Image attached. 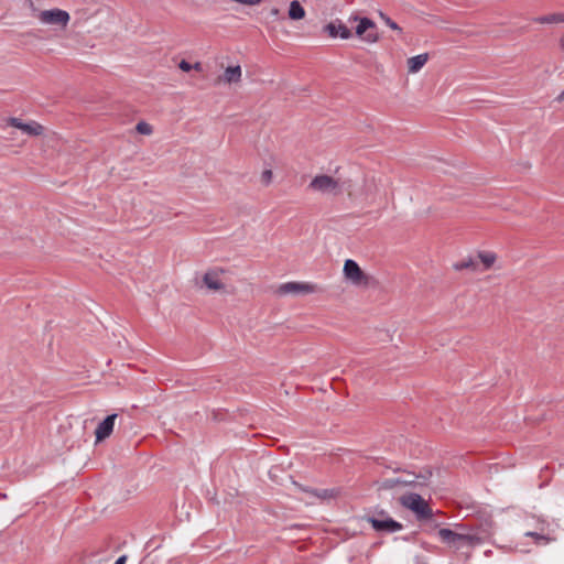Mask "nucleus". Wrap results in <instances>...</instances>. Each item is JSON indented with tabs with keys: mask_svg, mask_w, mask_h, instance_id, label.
<instances>
[{
	"mask_svg": "<svg viewBox=\"0 0 564 564\" xmlns=\"http://www.w3.org/2000/svg\"><path fill=\"white\" fill-rule=\"evenodd\" d=\"M242 70L239 65L229 66L225 69L223 80L227 84H236L241 80Z\"/></svg>",
	"mask_w": 564,
	"mask_h": 564,
	"instance_id": "nucleus-18",
	"label": "nucleus"
},
{
	"mask_svg": "<svg viewBox=\"0 0 564 564\" xmlns=\"http://www.w3.org/2000/svg\"><path fill=\"white\" fill-rule=\"evenodd\" d=\"M558 47L564 53V33L558 39Z\"/></svg>",
	"mask_w": 564,
	"mask_h": 564,
	"instance_id": "nucleus-27",
	"label": "nucleus"
},
{
	"mask_svg": "<svg viewBox=\"0 0 564 564\" xmlns=\"http://www.w3.org/2000/svg\"><path fill=\"white\" fill-rule=\"evenodd\" d=\"M350 20L358 21L356 26V35L361 37L367 43H376L378 34L376 32V24L368 18L351 17Z\"/></svg>",
	"mask_w": 564,
	"mask_h": 564,
	"instance_id": "nucleus-10",
	"label": "nucleus"
},
{
	"mask_svg": "<svg viewBox=\"0 0 564 564\" xmlns=\"http://www.w3.org/2000/svg\"><path fill=\"white\" fill-rule=\"evenodd\" d=\"M126 561H127V556L126 555H121L116 562L115 564H126Z\"/></svg>",
	"mask_w": 564,
	"mask_h": 564,
	"instance_id": "nucleus-28",
	"label": "nucleus"
},
{
	"mask_svg": "<svg viewBox=\"0 0 564 564\" xmlns=\"http://www.w3.org/2000/svg\"><path fill=\"white\" fill-rule=\"evenodd\" d=\"M380 18L390 29L402 32V29L383 12H380Z\"/></svg>",
	"mask_w": 564,
	"mask_h": 564,
	"instance_id": "nucleus-24",
	"label": "nucleus"
},
{
	"mask_svg": "<svg viewBox=\"0 0 564 564\" xmlns=\"http://www.w3.org/2000/svg\"><path fill=\"white\" fill-rule=\"evenodd\" d=\"M343 273L345 279L355 286H366L368 284L367 274L355 260L347 259L345 261Z\"/></svg>",
	"mask_w": 564,
	"mask_h": 564,
	"instance_id": "nucleus-5",
	"label": "nucleus"
},
{
	"mask_svg": "<svg viewBox=\"0 0 564 564\" xmlns=\"http://www.w3.org/2000/svg\"><path fill=\"white\" fill-rule=\"evenodd\" d=\"M429 59L427 54H420L408 59V70L409 73L415 74L421 70V68L426 64Z\"/></svg>",
	"mask_w": 564,
	"mask_h": 564,
	"instance_id": "nucleus-19",
	"label": "nucleus"
},
{
	"mask_svg": "<svg viewBox=\"0 0 564 564\" xmlns=\"http://www.w3.org/2000/svg\"><path fill=\"white\" fill-rule=\"evenodd\" d=\"M135 129L140 134L143 135H150L153 132L152 126L145 121L138 122Z\"/></svg>",
	"mask_w": 564,
	"mask_h": 564,
	"instance_id": "nucleus-22",
	"label": "nucleus"
},
{
	"mask_svg": "<svg viewBox=\"0 0 564 564\" xmlns=\"http://www.w3.org/2000/svg\"><path fill=\"white\" fill-rule=\"evenodd\" d=\"M555 101L560 104L564 102V89L556 96Z\"/></svg>",
	"mask_w": 564,
	"mask_h": 564,
	"instance_id": "nucleus-26",
	"label": "nucleus"
},
{
	"mask_svg": "<svg viewBox=\"0 0 564 564\" xmlns=\"http://www.w3.org/2000/svg\"><path fill=\"white\" fill-rule=\"evenodd\" d=\"M305 17V10L297 0H293L289 8V18L291 20H302Z\"/></svg>",
	"mask_w": 564,
	"mask_h": 564,
	"instance_id": "nucleus-20",
	"label": "nucleus"
},
{
	"mask_svg": "<svg viewBox=\"0 0 564 564\" xmlns=\"http://www.w3.org/2000/svg\"><path fill=\"white\" fill-rule=\"evenodd\" d=\"M401 505L411 510L417 519H429L433 512L429 503L417 494H406L400 498Z\"/></svg>",
	"mask_w": 564,
	"mask_h": 564,
	"instance_id": "nucleus-2",
	"label": "nucleus"
},
{
	"mask_svg": "<svg viewBox=\"0 0 564 564\" xmlns=\"http://www.w3.org/2000/svg\"><path fill=\"white\" fill-rule=\"evenodd\" d=\"M37 20L45 25L65 29L70 20V15L67 11L56 8L40 11L37 14Z\"/></svg>",
	"mask_w": 564,
	"mask_h": 564,
	"instance_id": "nucleus-4",
	"label": "nucleus"
},
{
	"mask_svg": "<svg viewBox=\"0 0 564 564\" xmlns=\"http://www.w3.org/2000/svg\"><path fill=\"white\" fill-rule=\"evenodd\" d=\"M317 291V286L310 282H285L278 286L276 293L279 295H305L312 294Z\"/></svg>",
	"mask_w": 564,
	"mask_h": 564,
	"instance_id": "nucleus-7",
	"label": "nucleus"
},
{
	"mask_svg": "<svg viewBox=\"0 0 564 564\" xmlns=\"http://www.w3.org/2000/svg\"><path fill=\"white\" fill-rule=\"evenodd\" d=\"M368 521L372 528L379 532H398L402 529V524L390 518L387 512L380 511L371 517H368Z\"/></svg>",
	"mask_w": 564,
	"mask_h": 564,
	"instance_id": "nucleus-6",
	"label": "nucleus"
},
{
	"mask_svg": "<svg viewBox=\"0 0 564 564\" xmlns=\"http://www.w3.org/2000/svg\"><path fill=\"white\" fill-rule=\"evenodd\" d=\"M536 23L540 24H557V23H564V13H552L539 17L534 20Z\"/></svg>",
	"mask_w": 564,
	"mask_h": 564,
	"instance_id": "nucleus-21",
	"label": "nucleus"
},
{
	"mask_svg": "<svg viewBox=\"0 0 564 564\" xmlns=\"http://www.w3.org/2000/svg\"><path fill=\"white\" fill-rule=\"evenodd\" d=\"M546 527H549L547 523L544 520H541L539 521V531H528L525 532V535L533 538L538 545H546L555 541V538L546 532Z\"/></svg>",
	"mask_w": 564,
	"mask_h": 564,
	"instance_id": "nucleus-15",
	"label": "nucleus"
},
{
	"mask_svg": "<svg viewBox=\"0 0 564 564\" xmlns=\"http://www.w3.org/2000/svg\"><path fill=\"white\" fill-rule=\"evenodd\" d=\"M273 173L271 170H264L261 173L260 180L263 185H269L272 182Z\"/></svg>",
	"mask_w": 564,
	"mask_h": 564,
	"instance_id": "nucleus-25",
	"label": "nucleus"
},
{
	"mask_svg": "<svg viewBox=\"0 0 564 564\" xmlns=\"http://www.w3.org/2000/svg\"><path fill=\"white\" fill-rule=\"evenodd\" d=\"M478 263L480 264V272L491 269H499L497 267L498 256L494 251L480 250L476 252Z\"/></svg>",
	"mask_w": 564,
	"mask_h": 564,
	"instance_id": "nucleus-14",
	"label": "nucleus"
},
{
	"mask_svg": "<svg viewBox=\"0 0 564 564\" xmlns=\"http://www.w3.org/2000/svg\"><path fill=\"white\" fill-rule=\"evenodd\" d=\"M316 496L318 498H326L328 495H327V490H323L321 494H316Z\"/></svg>",
	"mask_w": 564,
	"mask_h": 564,
	"instance_id": "nucleus-29",
	"label": "nucleus"
},
{
	"mask_svg": "<svg viewBox=\"0 0 564 564\" xmlns=\"http://www.w3.org/2000/svg\"><path fill=\"white\" fill-rule=\"evenodd\" d=\"M8 124L21 130L24 134L31 137L40 135L44 131V128L36 121L23 122L21 119L10 118L8 120Z\"/></svg>",
	"mask_w": 564,
	"mask_h": 564,
	"instance_id": "nucleus-12",
	"label": "nucleus"
},
{
	"mask_svg": "<svg viewBox=\"0 0 564 564\" xmlns=\"http://www.w3.org/2000/svg\"><path fill=\"white\" fill-rule=\"evenodd\" d=\"M440 540L447 544L449 547L459 550L464 546H469L474 543L475 536L467 533H462L451 529H440L438 532Z\"/></svg>",
	"mask_w": 564,
	"mask_h": 564,
	"instance_id": "nucleus-3",
	"label": "nucleus"
},
{
	"mask_svg": "<svg viewBox=\"0 0 564 564\" xmlns=\"http://www.w3.org/2000/svg\"><path fill=\"white\" fill-rule=\"evenodd\" d=\"M225 271L223 269H210L203 275V284L212 292L226 290Z\"/></svg>",
	"mask_w": 564,
	"mask_h": 564,
	"instance_id": "nucleus-11",
	"label": "nucleus"
},
{
	"mask_svg": "<svg viewBox=\"0 0 564 564\" xmlns=\"http://www.w3.org/2000/svg\"><path fill=\"white\" fill-rule=\"evenodd\" d=\"M178 67L180 69H182L183 72H189L192 69H196V70H200L202 69V65L200 63H196L194 65L189 64L187 61L183 59L178 64Z\"/></svg>",
	"mask_w": 564,
	"mask_h": 564,
	"instance_id": "nucleus-23",
	"label": "nucleus"
},
{
	"mask_svg": "<svg viewBox=\"0 0 564 564\" xmlns=\"http://www.w3.org/2000/svg\"><path fill=\"white\" fill-rule=\"evenodd\" d=\"M324 31L333 39L348 40L352 35L351 31L340 20L329 22L324 26Z\"/></svg>",
	"mask_w": 564,
	"mask_h": 564,
	"instance_id": "nucleus-13",
	"label": "nucleus"
},
{
	"mask_svg": "<svg viewBox=\"0 0 564 564\" xmlns=\"http://www.w3.org/2000/svg\"><path fill=\"white\" fill-rule=\"evenodd\" d=\"M453 268L456 271L470 270L473 272H480V264L478 263L477 256H469L454 263Z\"/></svg>",
	"mask_w": 564,
	"mask_h": 564,
	"instance_id": "nucleus-17",
	"label": "nucleus"
},
{
	"mask_svg": "<svg viewBox=\"0 0 564 564\" xmlns=\"http://www.w3.org/2000/svg\"><path fill=\"white\" fill-rule=\"evenodd\" d=\"M117 414L108 415L102 422H100L96 429V441L100 442L107 438L113 430Z\"/></svg>",
	"mask_w": 564,
	"mask_h": 564,
	"instance_id": "nucleus-16",
	"label": "nucleus"
},
{
	"mask_svg": "<svg viewBox=\"0 0 564 564\" xmlns=\"http://www.w3.org/2000/svg\"><path fill=\"white\" fill-rule=\"evenodd\" d=\"M279 12L280 11L276 8H272L271 11H270L271 15H273V17H276L279 14Z\"/></svg>",
	"mask_w": 564,
	"mask_h": 564,
	"instance_id": "nucleus-30",
	"label": "nucleus"
},
{
	"mask_svg": "<svg viewBox=\"0 0 564 564\" xmlns=\"http://www.w3.org/2000/svg\"><path fill=\"white\" fill-rule=\"evenodd\" d=\"M349 187L350 181L328 174L315 175L307 186L310 191L326 196H338L345 192L348 194Z\"/></svg>",
	"mask_w": 564,
	"mask_h": 564,
	"instance_id": "nucleus-1",
	"label": "nucleus"
},
{
	"mask_svg": "<svg viewBox=\"0 0 564 564\" xmlns=\"http://www.w3.org/2000/svg\"><path fill=\"white\" fill-rule=\"evenodd\" d=\"M378 192V185L375 177L371 178H365L362 188L356 189L352 188V185L350 184L348 196L352 199H359L365 202H372L377 195Z\"/></svg>",
	"mask_w": 564,
	"mask_h": 564,
	"instance_id": "nucleus-9",
	"label": "nucleus"
},
{
	"mask_svg": "<svg viewBox=\"0 0 564 564\" xmlns=\"http://www.w3.org/2000/svg\"><path fill=\"white\" fill-rule=\"evenodd\" d=\"M431 477V473L429 475H420L415 476L411 473L402 474L395 478L387 479L383 481V488H393L395 486H424L426 481Z\"/></svg>",
	"mask_w": 564,
	"mask_h": 564,
	"instance_id": "nucleus-8",
	"label": "nucleus"
}]
</instances>
